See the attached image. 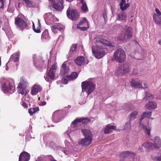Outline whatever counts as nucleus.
I'll list each match as a JSON object with an SVG mask.
<instances>
[{
	"mask_svg": "<svg viewBox=\"0 0 161 161\" xmlns=\"http://www.w3.org/2000/svg\"><path fill=\"white\" fill-rule=\"evenodd\" d=\"M69 72V67L66 66L65 62H64L62 65L61 69V73L62 75H66L68 74Z\"/></svg>",
	"mask_w": 161,
	"mask_h": 161,
	"instance_id": "nucleus-23",
	"label": "nucleus"
},
{
	"mask_svg": "<svg viewBox=\"0 0 161 161\" xmlns=\"http://www.w3.org/2000/svg\"><path fill=\"white\" fill-rule=\"evenodd\" d=\"M88 27V23L86 18H84L81 20L79 23L77 25V28L82 31H85L87 30Z\"/></svg>",
	"mask_w": 161,
	"mask_h": 161,
	"instance_id": "nucleus-15",
	"label": "nucleus"
},
{
	"mask_svg": "<svg viewBox=\"0 0 161 161\" xmlns=\"http://www.w3.org/2000/svg\"><path fill=\"white\" fill-rule=\"evenodd\" d=\"M124 74L129 73L131 71V68L129 65L126 63H124L122 66Z\"/></svg>",
	"mask_w": 161,
	"mask_h": 161,
	"instance_id": "nucleus-29",
	"label": "nucleus"
},
{
	"mask_svg": "<svg viewBox=\"0 0 161 161\" xmlns=\"http://www.w3.org/2000/svg\"><path fill=\"white\" fill-rule=\"evenodd\" d=\"M49 36V34L48 31L45 30L43 32L42 35L41 39L42 41L44 40L47 39Z\"/></svg>",
	"mask_w": 161,
	"mask_h": 161,
	"instance_id": "nucleus-42",
	"label": "nucleus"
},
{
	"mask_svg": "<svg viewBox=\"0 0 161 161\" xmlns=\"http://www.w3.org/2000/svg\"><path fill=\"white\" fill-rule=\"evenodd\" d=\"M153 20L155 23L161 26V17L160 16H158L156 14H154L153 15Z\"/></svg>",
	"mask_w": 161,
	"mask_h": 161,
	"instance_id": "nucleus-33",
	"label": "nucleus"
},
{
	"mask_svg": "<svg viewBox=\"0 0 161 161\" xmlns=\"http://www.w3.org/2000/svg\"><path fill=\"white\" fill-rule=\"evenodd\" d=\"M19 55L20 53L19 52L14 53L10 57L8 62H9L11 60H13L15 62H17L18 61L19 58Z\"/></svg>",
	"mask_w": 161,
	"mask_h": 161,
	"instance_id": "nucleus-25",
	"label": "nucleus"
},
{
	"mask_svg": "<svg viewBox=\"0 0 161 161\" xmlns=\"http://www.w3.org/2000/svg\"><path fill=\"white\" fill-rule=\"evenodd\" d=\"M132 29L128 26H124L122 33L117 37V40L121 42L124 40L129 39L132 37Z\"/></svg>",
	"mask_w": 161,
	"mask_h": 161,
	"instance_id": "nucleus-6",
	"label": "nucleus"
},
{
	"mask_svg": "<svg viewBox=\"0 0 161 161\" xmlns=\"http://www.w3.org/2000/svg\"><path fill=\"white\" fill-rule=\"evenodd\" d=\"M77 48V46L76 45H72L70 49L69 52V56H71L73 55H75L76 53V49Z\"/></svg>",
	"mask_w": 161,
	"mask_h": 161,
	"instance_id": "nucleus-35",
	"label": "nucleus"
},
{
	"mask_svg": "<svg viewBox=\"0 0 161 161\" xmlns=\"http://www.w3.org/2000/svg\"><path fill=\"white\" fill-rule=\"evenodd\" d=\"M28 85V83L26 80L23 79L21 80L17 87L18 93L22 95H26L27 94L26 88Z\"/></svg>",
	"mask_w": 161,
	"mask_h": 161,
	"instance_id": "nucleus-10",
	"label": "nucleus"
},
{
	"mask_svg": "<svg viewBox=\"0 0 161 161\" xmlns=\"http://www.w3.org/2000/svg\"><path fill=\"white\" fill-rule=\"evenodd\" d=\"M59 112L56 111L54 112L53 114V121L54 123H57L59 121V120H57V117L58 116L59 114Z\"/></svg>",
	"mask_w": 161,
	"mask_h": 161,
	"instance_id": "nucleus-39",
	"label": "nucleus"
},
{
	"mask_svg": "<svg viewBox=\"0 0 161 161\" xmlns=\"http://www.w3.org/2000/svg\"><path fill=\"white\" fill-rule=\"evenodd\" d=\"M146 109L149 110H153L156 109L157 107V105L156 103L153 101H149L145 105Z\"/></svg>",
	"mask_w": 161,
	"mask_h": 161,
	"instance_id": "nucleus-20",
	"label": "nucleus"
},
{
	"mask_svg": "<svg viewBox=\"0 0 161 161\" xmlns=\"http://www.w3.org/2000/svg\"><path fill=\"white\" fill-rule=\"evenodd\" d=\"M56 69L57 66L55 64L52 65L48 71L44 76L46 81L49 82L51 80L54 79L55 70Z\"/></svg>",
	"mask_w": 161,
	"mask_h": 161,
	"instance_id": "nucleus-9",
	"label": "nucleus"
},
{
	"mask_svg": "<svg viewBox=\"0 0 161 161\" xmlns=\"http://www.w3.org/2000/svg\"><path fill=\"white\" fill-rule=\"evenodd\" d=\"M136 154L132 152L126 151L122 153V155L124 158H127L129 157H132L133 158L135 156Z\"/></svg>",
	"mask_w": 161,
	"mask_h": 161,
	"instance_id": "nucleus-32",
	"label": "nucleus"
},
{
	"mask_svg": "<svg viewBox=\"0 0 161 161\" xmlns=\"http://www.w3.org/2000/svg\"><path fill=\"white\" fill-rule=\"evenodd\" d=\"M81 132L85 138H83L78 142L79 145L82 146H87L91 143L92 140V135L91 131L87 129H82Z\"/></svg>",
	"mask_w": 161,
	"mask_h": 161,
	"instance_id": "nucleus-4",
	"label": "nucleus"
},
{
	"mask_svg": "<svg viewBox=\"0 0 161 161\" xmlns=\"http://www.w3.org/2000/svg\"><path fill=\"white\" fill-rule=\"evenodd\" d=\"M132 129V125L130 120L126 122L124 126V130L127 131H129Z\"/></svg>",
	"mask_w": 161,
	"mask_h": 161,
	"instance_id": "nucleus-34",
	"label": "nucleus"
},
{
	"mask_svg": "<svg viewBox=\"0 0 161 161\" xmlns=\"http://www.w3.org/2000/svg\"><path fill=\"white\" fill-rule=\"evenodd\" d=\"M155 11L158 14V16H160L161 15V13L159 10L158 9L156 8L155 9Z\"/></svg>",
	"mask_w": 161,
	"mask_h": 161,
	"instance_id": "nucleus-51",
	"label": "nucleus"
},
{
	"mask_svg": "<svg viewBox=\"0 0 161 161\" xmlns=\"http://www.w3.org/2000/svg\"><path fill=\"white\" fill-rule=\"evenodd\" d=\"M78 74L76 72H73L70 75H67V78L69 80H73L75 79L77 77Z\"/></svg>",
	"mask_w": 161,
	"mask_h": 161,
	"instance_id": "nucleus-36",
	"label": "nucleus"
},
{
	"mask_svg": "<svg viewBox=\"0 0 161 161\" xmlns=\"http://www.w3.org/2000/svg\"><path fill=\"white\" fill-rule=\"evenodd\" d=\"M48 158L50 159V158H52L50 156L41 155L37 158L36 161H45L48 159Z\"/></svg>",
	"mask_w": 161,
	"mask_h": 161,
	"instance_id": "nucleus-40",
	"label": "nucleus"
},
{
	"mask_svg": "<svg viewBox=\"0 0 161 161\" xmlns=\"http://www.w3.org/2000/svg\"><path fill=\"white\" fill-rule=\"evenodd\" d=\"M21 6V5H20V3H19L17 6V7L18 8H20Z\"/></svg>",
	"mask_w": 161,
	"mask_h": 161,
	"instance_id": "nucleus-59",
	"label": "nucleus"
},
{
	"mask_svg": "<svg viewBox=\"0 0 161 161\" xmlns=\"http://www.w3.org/2000/svg\"><path fill=\"white\" fill-rule=\"evenodd\" d=\"M116 126L113 125H107L104 130V132L105 134H108L112 132V130H115Z\"/></svg>",
	"mask_w": 161,
	"mask_h": 161,
	"instance_id": "nucleus-28",
	"label": "nucleus"
},
{
	"mask_svg": "<svg viewBox=\"0 0 161 161\" xmlns=\"http://www.w3.org/2000/svg\"><path fill=\"white\" fill-rule=\"evenodd\" d=\"M138 112L136 110L133 112L130 115V120L136 118Z\"/></svg>",
	"mask_w": 161,
	"mask_h": 161,
	"instance_id": "nucleus-45",
	"label": "nucleus"
},
{
	"mask_svg": "<svg viewBox=\"0 0 161 161\" xmlns=\"http://www.w3.org/2000/svg\"><path fill=\"white\" fill-rule=\"evenodd\" d=\"M36 56L34 55L33 56L34 64L36 67H39L42 63V61L41 59H36Z\"/></svg>",
	"mask_w": 161,
	"mask_h": 161,
	"instance_id": "nucleus-26",
	"label": "nucleus"
},
{
	"mask_svg": "<svg viewBox=\"0 0 161 161\" xmlns=\"http://www.w3.org/2000/svg\"><path fill=\"white\" fill-rule=\"evenodd\" d=\"M82 92H86L87 95L91 94L95 88V85L91 80H88L82 82L81 83Z\"/></svg>",
	"mask_w": 161,
	"mask_h": 161,
	"instance_id": "nucleus-5",
	"label": "nucleus"
},
{
	"mask_svg": "<svg viewBox=\"0 0 161 161\" xmlns=\"http://www.w3.org/2000/svg\"><path fill=\"white\" fill-rule=\"evenodd\" d=\"M103 18L104 19V20L105 22L107 19V16L106 14H103Z\"/></svg>",
	"mask_w": 161,
	"mask_h": 161,
	"instance_id": "nucleus-56",
	"label": "nucleus"
},
{
	"mask_svg": "<svg viewBox=\"0 0 161 161\" xmlns=\"http://www.w3.org/2000/svg\"><path fill=\"white\" fill-rule=\"evenodd\" d=\"M65 145L67 146V147H69V145H70V143H69V142L67 140H66L65 141Z\"/></svg>",
	"mask_w": 161,
	"mask_h": 161,
	"instance_id": "nucleus-55",
	"label": "nucleus"
},
{
	"mask_svg": "<svg viewBox=\"0 0 161 161\" xmlns=\"http://www.w3.org/2000/svg\"><path fill=\"white\" fill-rule=\"evenodd\" d=\"M15 24L17 29L23 31L25 29H27V25L23 19L17 17L15 19Z\"/></svg>",
	"mask_w": 161,
	"mask_h": 161,
	"instance_id": "nucleus-12",
	"label": "nucleus"
},
{
	"mask_svg": "<svg viewBox=\"0 0 161 161\" xmlns=\"http://www.w3.org/2000/svg\"><path fill=\"white\" fill-rule=\"evenodd\" d=\"M152 112H145L143 113L141 116L140 118V122L139 123V126L142 128L144 130V132L150 136L151 128L144 125L142 123V120L145 117L149 118L152 115Z\"/></svg>",
	"mask_w": 161,
	"mask_h": 161,
	"instance_id": "nucleus-7",
	"label": "nucleus"
},
{
	"mask_svg": "<svg viewBox=\"0 0 161 161\" xmlns=\"http://www.w3.org/2000/svg\"><path fill=\"white\" fill-rule=\"evenodd\" d=\"M1 58L0 57V66H1Z\"/></svg>",
	"mask_w": 161,
	"mask_h": 161,
	"instance_id": "nucleus-63",
	"label": "nucleus"
},
{
	"mask_svg": "<svg viewBox=\"0 0 161 161\" xmlns=\"http://www.w3.org/2000/svg\"><path fill=\"white\" fill-rule=\"evenodd\" d=\"M82 5L81 7V9L82 10L85 12H86L88 11V8L87 5L85 2H83L81 3Z\"/></svg>",
	"mask_w": 161,
	"mask_h": 161,
	"instance_id": "nucleus-44",
	"label": "nucleus"
},
{
	"mask_svg": "<svg viewBox=\"0 0 161 161\" xmlns=\"http://www.w3.org/2000/svg\"><path fill=\"white\" fill-rule=\"evenodd\" d=\"M63 0H55L53 4V8L58 11H61L64 8Z\"/></svg>",
	"mask_w": 161,
	"mask_h": 161,
	"instance_id": "nucleus-16",
	"label": "nucleus"
},
{
	"mask_svg": "<svg viewBox=\"0 0 161 161\" xmlns=\"http://www.w3.org/2000/svg\"><path fill=\"white\" fill-rule=\"evenodd\" d=\"M15 24L17 29L23 31L25 29H27V25L23 19L17 17L15 19Z\"/></svg>",
	"mask_w": 161,
	"mask_h": 161,
	"instance_id": "nucleus-11",
	"label": "nucleus"
},
{
	"mask_svg": "<svg viewBox=\"0 0 161 161\" xmlns=\"http://www.w3.org/2000/svg\"><path fill=\"white\" fill-rule=\"evenodd\" d=\"M143 146L146 150V151H150L153 149V145L152 143L150 142H145L143 143Z\"/></svg>",
	"mask_w": 161,
	"mask_h": 161,
	"instance_id": "nucleus-27",
	"label": "nucleus"
},
{
	"mask_svg": "<svg viewBox=\"0 0 161 161\" xmlns=\"http://www.w3.org/2000/svg\"><path fill=\"white\" fill-rule=\"evenodd\" d=\"M42 90V87L39 85L36 84L34 85L32 87L31 91V93L32 95H36L38 92H40Z\"/></svg>",
	"mask_w": 161,
	"mask_h": 161,
	"instance_id": "nucleus-18",
	"label": "nucleus"
},
{
	"mask_svg": "<svg viewBox=\"0 0 161 161\" xmlns=\"http://www.w3.org/2000/svg\"><path fill=\"white\" fill-rule=\"evenodd\" d=\"M68 80H67L65 78H62V81L63 83L64 84H67V83Z\"/></svg>",
	"mask_w": 161,
	"mask_h": 161,
	"instance_id": "nucleus-53",
	"label": "nucleus"
},
{
	"mask_svg": "<svg viewBox=\"0 0 161 161\" xmlns=\"http://www.w3.org/2000/svg\"><path fill=\"white\" fill-rule=\"evenodd\" d=\"M9 62H8V63H7L6 64V69L7 70H8V67L7 66V64H8V63Z\"/></svg>",
	"mask_w": 161,
	"mask_h": 161,
	"instance_id": "nucleus-60",
	"label": "nucleus"
},
{
	"mask_svg": "<svg viewBox=\"0 0 161 161\" xmlns=\"http://www.w3.org/2000/svg\"><path fill=\"white\" fill-rule=\"evenodd\" d=\"M153 146L155 148H158L161 147V139L159 136H156L153 139Z\"/></svg>",
	"mask_w": 161,
	"mask_h": 161,
	"instance_id": "nucleus-21",
	"label": "nucleus"
},
{
	"mask_svg": "<svg viewBox=\"0 0 161 161\" xmlns=\"http://www.w3.org/2000/svg\"><path fill=\"white\" fill-rule=\"evenodd\" d=\"M39 110V108L38 107L37 108H29L28 109V111L29 114L31 115H33V114L38 111Z\"/></svg>",
	"mask_w": 161,
	"mask_h": 161,
	"instance_id": "nucleus-43",
	"label": "nucleus"
},
{
	"mask_svg": "<svg viewBox=\"0 0 161 161\" xmlns=\"http://www.w3.org/2000/svg\"><path fill=\"white\" fill-rule=\"evenodd\" d=\"M138 150L142 152L146 151L145 148H144V146H143V144L141 146L139 147Z\"/></svg>",
	"mask_w": 161,
	"mask_h": 161,
	"instance_id": "nucleus-49",
	"label": "nucleus"
},
{
	"mask_svg": "<svg viewBox=\"0 0 161 161\" xmlns=\"http://www.w3.org/2000/svg\"><path fill=\"white\" fill-rule=\"evenodd\" d=\"M123 0H121V1H122ZM129 1V0H123V2H128Z\"/></svg>",
	"mask_w": 161,
	"mask_h": 161,
	"instance_id": "nucleus-62",
	"label": "nucleus"
},
{
	"mask_svg": "<svg viewBox=\"0 0 161 161\" xmlns=\"http://www.w3.org/2000/svg\"><path fill=\"white\" fill-rule=\"evenodd\" d=\"M51 29L54 33L58 32V31H61L63 29V26L57 23L51 26Z\"/></svg>",
	"mask_w": 161,
	"mask_h": 161,
	"instance_id": "nucleus-19",
	"label": "nucleus"
},
{
	"mask_svg": "<svg viewBox=\"0 0 161 161\" xmlns=\"http://www.w3.org/2000/svg\"><path fill=\"white\" fill-rule=\"evenodd\" d=\"M113 57L115 60L119 63L123 62L125 60V54L121 48L116 50L114 53Z\"/></svg>",
	"mask_w": 161,
	"mask_h": 161,
	"instance_id": "nucleus-8",
	"label": "nucleus"
},
{
	"mask_svg": "<svg viewBox=\"0 0 161 161\" xmlns=\"http://www.w3.org/2000/svg\"><path fill=\"white\" fill-rule=\"evenodd\" d=\"M142 72V70L139 69L136 66H135L133 68V72L132 74L134 75H138L141 74Z\"/></svg>",
	"mask_w": 161,
	"mask_h": 161,
	"instance_id": "nucleus-38",
	"label": "nucleus"
},
{
	"mask_svg": "<svg viewBox=\"0 0 161 161\" xmlns=\"http://www.w3.org/2000/svg\"><path fill=\"white\" fill-rule=\"evenodd\" d=\"M153 97V96L150 93L146 92L145 96L144 98V99L148 100L152 99Z\"/></svg>",
	"mask_w": 161,
	"mask_h": 161,
	"instance_id": "nucleus-46",
	"label": "nucleus"
},
{
	"mask_svg": "<svg viewBox=\"0 0 161 161\" xmlns=\"http://www.w3.org/2000/svg\"><path fill=\"white\" fill-rule=\"evenodd\" d=\"M131 85L133 87L135 88H147V85L146 83L144 82L142 84V82L140 80H133L131 82Z\"/></svg>",
	"mask_w": 161,
	"mask_h": 161,
	"instance_id": "nucleus-14",
	"label": "nucleus"
},
{
	"mask_svg": "<svg viewBox=\"0 0 161 161\" xmlns=\"http://www.w3.org/2000/svg\"><path fill=\"white\" fill-rule=\"evenodd\" d=\"M115 73L116 75L119 76H121L124 74L121 65H120L116 68Z\"/></svg>",
	"mask_w": 161,
	"mask_h": 161,
	"instance_id": "nucleus-31",
	"label": "nucleus"
},
{
	"mask_svg": "<svg viewBox=\"0 0 161 161\" xmlns=\"http://www.w3.org/2000/svg\"><path fill=\"white\" fill-rule=\"evenodd\" d=\"M78 1H79V3H81L85 2L84 0H78Z\"/></svg>",
	"mask_w": 161,
	"mask_h": 161,
	"instance_id": "nucleus-61",
	"label": "nucleus"
},
{
	"mask_svg": "<svg viewBox=\"0 0 161 161\" xmlns=\"http://www.w3.org/2000/svg\"><path fill=\"white\" fill-rule=\"evenodd\" d=\"M58 149L62 151L65 154L67 155L69 154L71 152L70 151H67V148H64L61 146H58Z\"/></svg>",
	"mask_w": 161,
	"mask_h": 161,
	"instance_id": "nucleus-41",
	"label": "nucleus"
},
{
	"mask_svg": "<svg viewBox=\"0 0 161 161\" xmlns=\"http://www.w3.org/2000/svg\"><path fill=\"white\" fill-rule=\"evenodd\" d=\"M38 21L39 22V26L37 28V29H35V25H34V23H33V30H34V31H35V32H36V33H39L41 32V31L40 30V23L39 22V19H38Z\"/></svg>",
	"mask_w": 161,
	"mask_h": 161,
	"instance_id": "nucleus-47",
	"label": "nucleus"
},
{
	"mask_svg": "<svg viewBox=\"0 0 161 161\" xmlns=\"http://www.w3.org/2000/svg\"><path fill=\"white\" fill-rule=\"evenodd\" d=\"M22 105L25 108H27L28 107L27 104L25 102H23Z\"/></svg>",
	"mask_w": 161,
	"mask_h": 161,
	"instance_id": "nucleus-54",
	"label": "nucleus"
},
{
	"mask_svg": "<svg viewBox=\"0 0 161 161\" xmlns=\"http://www.w3.org/2000/svg\"><path fill=\"white\" fill-rule=\"evenodd\" d=\"M159 156V153L157 152H155L153 153L151 155V158L152 160L153 161H156V158H157V156Z\"/></svg>",
	"mask_w": 161,
	"mask_h": 161,
	"instance_id": "nucleus-48",
	"label": "nucleus"
},
{
	"mask_svg": "<svg viewBox=\"0 0 161 161\" xmlns=\"http://www.w3.org/2000/svg\"><path fill=\"white\" fill-rule=\"evenodd\" d=\"M95 45L92 47V53L97 58L100 59L103 57L106 54L107 50L105 47L106 46H111L108 42L97 37L93 40Z\"/></svg>",
	"mask_w": 161,
	"mask_h": 161,
	"instance_id": "nucleus-1",
	"label": "nucleus"
},
{
	"mask_svg": "<svg viewBox=\"0 0 161 161\" xmlns=\"http://www.w3.org/2000/svg\"><path fill=\"white\" fill-rule=\"evenodd\" d=\"M63 36L61 35L59 36L58 38V40H59V39L61 40V41L62 40H63Z\"/></svg>",
	"mask_w": 161,
	"mask_h": 161,
	"instance_id": "nucleus-58",
	"label": "nucleus"
},
{
	"mask_svg": "<svg viewBox=\"0 0 161 161\" xmlns=\"http://www.w3.org/2000/svg\"><path fill=\"white\" fill-rule=\"evenodd\" d=\"M68 17L72 20H76L79 17V14L77 11L75 9H71L69 8L67 11Z\"/></svg>",
	"mask_w": 161,
	"mask_h": 161,
	"instance_id": "nucleus-13",
	"label": "nucleus"
},
{
	"mask_svg": "<svg viewBox=\"0 0 161 161\" xmlns=\"http://www.w3.org/2000/svg\"><path fill=\"white\" fill-rule=\"evenodd\" d=\"M30 154L26 152H23L20 154L19 161H28L30 159Z\"/></svg>",
	"mask_w": 161,
	"mask_h": 161,
	"instance_id": "nucleus-17",
	"label": "nucleus"
},
{
	"mask_svg": "<svg viewBox=\"0 0 161 161\" xmlns=\"http://www.w3.org/2000/svg\"><path fill=\"white\" fill-rule=\"evenodd\" d=\"M126 18L125 14L123 12H122L118 14L117 19L119 20H125Z\"/></svg>",
	"mask_w": 161,
	"mask_h": 161,
	"instance_id": "nucleus-37",
	"label": "nucleus"
},
{
	"mask_svg": "<svg viewBox=\"0 0 161 161\" xmlns=\"http://www.w3.org/2000/svg\"><path fill=\"white\" fill-rule=\"evenodd\" d=\"M156 161H161V154L159 153V156H157Z\"/></svg>",
	"mask_w": 161,
	"mask_h": 161,
	"instance_id": "nucleus-52",
	"label": "nucleus"
},
{
	"mask_svg": "<svg viewBox=\"0 0 161 161\" xmlns=\"http://www.w3.org/2000/svg\"><path fill=\"white\" fill-rule=\"evenodd\" d=\"M44 17L46 22L47 21L50 22L53 21L54 19V16L51 13H47L44 15Z\"/></svg>",
	"mask_w": 161,
	"mask_h": 161,
	"instance_id": "nucleus-24",
	"label": "nucleus"
},
{
	"mask_svg": "<svg viewBox=\"0 0 161 161\" xmlns=\"http://www.w3.org/2000/svg\"><path fill=\"white\" fill-rule=\"evenodd\" d=\"M89 121V119L87 118H77L75 119L71 124L70 128H68V130L64 133V135L67 137H69L70 140L71 139L70 135L73 131L78 128V126L81 124H86Z\"/></svg>",
	"mask_w": 161,
	"mask_h": 161,
	"instance_id": "nucleus-2",
	"label": "nucleus"
},
{
	"mask_svg": "<svg viewBox=\"0 0 161 161\" xmlns=\"http://www.w3.org/2000/svg\"><path fill=\"white\" fill-rule=\"evenodd\" d=\"M46 104V103L45 102H42L40 104V106H44Z\"/></svg>",
	"mask_w": 161,
	"mask_h": 161,
	"instance_id": "nucleus-57",
	"label": "nucleus"
},
{
	"mask_svg": "<svg viewBox=\"0 0 161 161\" xmlns=\"http://www.w3.org/2000/svg\"><path fill=\"white\" fill-rule=\"evenodd\" d=\"M75 61L76 64L78 66H81L85 63V58L81 56H79L76 58Z\"/></svg>",
	"mask_w": 161,
	"mask_h": 161,
	"instance_id": "nucleus-22",
	"label": "nucleus"
},
{
	"mask_svg": "<svg viewBox=\"0 0 161 161\" xmlns=\"http://www.w3.org/2000/svg\"><path fill=\"white\" fill-rule=\"evenodd\" d=\"M4 1L3 0H0V8L4 7Z\"/></svg>",
	"mask_w": 161,
	"mask_h": 161,
	"instance_id": "nucleus-50",
	"label": "nucleus"
},
{
	"mask_svg": "<svg viewBox=\"0 0 161 161\" xmlns=\"http://www.w3.org/2000/svg\"><path fill=\"white\" fill-rule=\"evenodd\" d=\"M8 11L10 12H11V11L10 10V9L9 8H8Z\"/></svg>",
	"mask_w": 161,
	"mask_h": 161,
	"instance_id": "nucleus-64",
	"label": "nucleus"
},
{
	"mask_svg": "<svg viewBox=\"0 0 161 161\" xmlns=\"http://www.w3.org/2000/svg\"><path fill=\"white\" fill-rule=\"evenodd\" d=\"M0 82L1 89L4 93H12L15 92V87L12 80L2 78L1 79Z\"/></svg>",
	"mask_w": 161,
	"mask_h": 161,
	"instance_id": "nucleus-3",
	"label": "nucleus"
},
{
	"mask_svg": "<svg viewBox=\"0 0 161 161\" xmlns=\"http://www.w3.org/2000/svg\"><path fill=\"white\" fill-rule=\"evenodd\" d=\"M123 1V0L121 1L119 4L120 9L123 11L126 10L130 5L129 3H126V2Z\"/></svg>",
	"mask_w": 161,
	"mask_h": 161,
	"instance_id": "nucleus-30",
	"label": "nucleus"
}]
</instances>
